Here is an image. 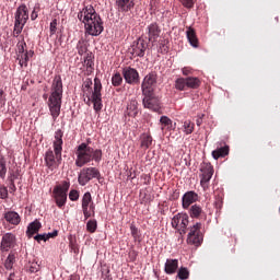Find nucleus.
Returning <instances> with one entry per match:
<instances>
[{
  "label": "nucleus",
  "mask_w": 280,
  "mask_h": 280,
  "mask_svg": "<svg viewBox=\"0 0 280 280\" xmlns=\"http://www.w3.org/2000/svg\"><path fill=\"white\" fill-rule=\"evenodd\" d=\"M62 77L55 75L51 86L50 96L48 98V107L52 119L60 117V108H62Z\"/></svg>",
  "instance_id": "7ed1b4c3"
},
{
  "label": "nucleus",
  "mask_w": 280,
  "mask_h": 280,
  "mask_svg": "<svg viewBox=\"0 0 280 280\" xmlns=\"http://www.w3.org/2000/svg\"><path fill=\"white\" fill-rule=\"evenodd\" d=\"M142 104L144 108L153 110V113H161V100H159V96H156L154 92L142 93Z\"/></svg>",
  "instance_id": "ddd939ff"
},
{
  "label": "nucleus",
  "mask_w": 280,
  "mask_h": 280,
  "mask_svg": "<svg viewBox=\"0 0 280 280\" xmlns=\"http://www.w3.org/2000/svg\"><path fill=\"white\" fill-rule=\"evenodd\" d=\"M10 180H11L10 189H12V191H16V185H14V177L12 175L10 176Z\"/></svg>",
  "instance_id": "5fc2aeb1"
},
{
  "label": "nucleus",
  "mask_w": 280,
  "mask_h": 280,
  "mask_svg": "<svg viewBox=\"0 0 280 280\" xmlns=\"http://www.w3.org/2000/svg\"><path fill=\"white\" fill-rule=\"evenodd\" d=\"M189 215L190 218L195 219V220H207V212H205V210L202 209V206L200 205H192L189 208Z\"/></svg>",
  "instance_id": "412c9836"
},
{
  "label": "nucleus",
  "mask_w": 280,
  "mask_h": 280,
  "mask_svg": "<svg viewBox=\"0 0 280 280\" xmlns=\"http://www.w3.org/2000/svg\"><path fill=\"white\" fill-rule=\"evenodd\" d=\"M19 65L21 67H27V62H30V57L27 52H23L22 55H18Z\"/></svg>",
  "instance_id": "e433bc0d"
},
{
  "label": "nucleus",
  "mask_w": 280,
  "mask_h": 280,
  "mask_svg": "<svg viewBox=\"0 0 280 280\" xmlns=\"http://www.w3.org/2000/svg\"><path fill=\"white\" fill-rule=\"evenodd\" d=\"M34 240L36 242H47V234H37Z\"/></svg>",
  "instance_id": "3c124183"
},
{
  "label": "nucleus",
  "mask_w": 280,
  "mask_h": 280,
  "mask_svg": "<svg viewBox=\"0 0 280 280\" xmlns=\"http://www.w3.org/2000/svg\"><path fill=\"white\" fill-rule=\"evenodd\" d=\"M25 47H27V44L24 40L18 43L19 56L25 54Z\"/></svg>",
  "instance_id": "09e8293b"
},
{
  "label": "nucleus",
  "mask_w": 280,
  "mask_h": 280,
  "mask_svg": "<svg viewBox=\"0 0 280 280\" xmlns=\"http://www.w3.org/2000/svg\"><path fill=\"white\" fill-rule=\"evenodd\" d=\"M89 50V44L84 39H80L77 44V51L79 56H84L86 51Z\"/></svg>",
  "instance_id": "7c9ffc66"
},
{
  "label": "nucleus",
  "mask_w": 280,
  "mask_h": 280,
  "mask_svg": "<svg viewBox=\"0 0 280 280\" xmlns=\"http://www.w3.org/2000/svg\"><path fill=\"white\" fill-rule=\"evenodd\" d=\"M57 30H58V20L55 19L50 22V36H54Z\"/></svg>",
  "instance_id": "de8ad7c7"
},
{
  "label": "nucleus",
  "mask_w": 280,
  "mask_h": 280,
  "mask_svg": "<svg viewBox=\"0 0 280 280\" xmlns=\"http://www.w3.org/2000/svg\"><path fill=\"white\" fill-rule=\"evenodd\" d=\"M5 174H8V164L5 161V156L0 153V178L4 180Z\"/></svg>",
  "instance_id": "c756f323"
},
{
  "label": "nucleus",
  "mask_w": 280,
  "mask_h": 280,
  "mask_svg": "<svg viewBox=\"0 0 280 280\" xmlns=\"http://www.w3.org/2000/svg\"><path fill=\"white\" fill-rule=\"evenodd\" d=\"M122 83H124V77H121V73L116 72L115 74H113L112 77L113 86H121Z\"/></svg>",
  "instance_id": "c9c22d12"
},
{
  "label": "nucleus",
  "mask_w": 280,
  "mask_h": 280,
  "mask_svg": "<svg viewBox=\"0 0 280 280\" xmlns=\"http://www.w3.org/2000/svg\"><path fill=\"white\" fill-rule=\"evenodd\" d=\"M116 5L119 12H130L135 8V1L132 0H116Z\"/></svg>",
  "instance_id": "5701e85b"
},
{
  "label": "nucleus",
  "mask_w": 280,
  "mask_h": 280,
  "mask_svg": "<svg viewBox=\"0 0 280 280\" xmlns=\"http://www.w3.org/2000/svg\"><path fill=\"white\" fill-rule=\"evenodd\" d=\"M69 198L72 202L80 200V191H78L75 189L70 190Z\"/></svg>",
  "instance_id": "a19ab883"
},
{
  "label": "nucleus",
  "mask_w": 280,
  "mask_h": 280,
  "mask_svg": "<svg viewBox=\"0 0 280 280\" xmlns=\"http://www.w3.org/2000/svg\"><path fill=\"white\" fill-rule=\"evenodd\" d=\"M202 81L198 77L178 78L175 81V89L177 91H187L188 89H200Z\"/></svg>",
  "instance_id": "9b49d317"
},
{
  "label": "nucleus",
  "mask_w": 280,
  "mask_h": 280,
  "mask_svg": "<svg viewBox=\"0 0 280 280\" xmlns=\"http://www.w3.org/2000/svg\"><path fill=\"white\" fill-rule=\"evenodd\" d=\"M156 84V72L147 74L142 81V93H154V85Z\"/></svg>",
  "instance_id": "f3484780"
},
{
  "label": "nucleus",
  "mask_w": 280,
  "mask_h": 280,
  "mask_svg": "<svg viewBox=\"0 0 280 280\" xmlns=\"http://www.w3.org/2000/svg\"><path fill=\"white\" fill-rule=\"evenodd\" d=\"M102 174L100 173V170L93 166L90 167H83L78 176V183L81 185V187H84L93 180V178H97L100 180V177Z\"/></svg>",
  "instance_id": "1a4fd4ad"
},
{
  "label": "nucleus",
  "mask_w": 280,
  "mask_h": 280,
  "mask_svg": "<svg viewBox=\"0 0 280 280\" xmlns=\"http://www.w3.org/2000/svg\"><path fill=\"white\" fill-rule=\"evenodd\" d=\"M15 242H16V236L14 234L5 233L2 236V241H1V245H0L1 250H4L5 253H8L10 248H14Z\"/></svg>",
  "instance_id": "aec40b11"
},
{
  "label": "nucleus",
  "mask_w": 280,
  "mask_h": 280,
  "mask_svg": "<svg viewBox=\"0 0 280 280\" xmlns=\"http://www.w3.org/2000/svg\"><path fill=\"white\" fill-rule=\"evenodd\" d=\"M194 202H198V192L190 190L184 194L182 197L183 209H189Z\"/></svg>",
  "instance_id": "6ab92c4d"
},
{
  "label": "nucleus",
  "mask_w": 280,
  "mask_h": 280,
  "mask_svg": "<svg viewBox=\"0 0 280 280\" xmlns=\"http://www.w3.org/2000/svg\"><path fill=\"white\" fill-rule=\"evenodd\" d=\"M223 203H224L223 196L222 195H217L215 196V201H214V207L218 211H220V209H222Z\"/></svg>",
  "instance_id": "ea45409f"
},
{
  "label": "nucleus",
  "mask_w": 280,
  "mask_h": 280,
  "mask_svg": "<svg viewBox=\"0 0 280 280\" xmlns=\"http://www.w3.org/2000/svg\"><path fill=\"white\" fill-rule=\"evenodd\" d=\"M178 270V259H167L164 266L166 275H175Z\"/></svg>",
  "instance_id": "b1692460"
},
{
  "label": "nucleus",
  "mask_w": 280,
  "mask_h": 280,
  "mask_svg": "<svg viewBox=\"0 0 280 280\" xmlns=\"http://www.w3.org/2000/svg\"><path fill=\"white\" fill-rule=\"evenodd\" d=\"M46 237H47V240H51L54 237H58V231L55 230L52 233H47Z\"/></svg>",
  "instance_id": "603ef678"
},
{
  "label": "nucleus",
  "mask_w": 280,
  "mask_h": 280,
  "mask_svg": "<svg viewBox=\"0 0 280 280\" xmlns=\"http://www.w3.org/2000/svg\"><path fill=\"white\" fill-rule=\"evenodd\" d=\"M12 277H14V273H10V276L7 280H14Z\"/></svg>",
  "instance_id": "13d9d810"
},
{
  "label": "nucleus",
  "mask_w": 280,
  "mask_h": 280,
  "mask_svg": "<svg viewBox=\"0 0 280 280\" xmlns=\"http://www.w3.org/2000/svg\"><path fill=\"white\" fill-rule=\"evenodd\" d=\"M177 277L180 280L189 279V270H187V268H185V267L179 268V270L177 272Z\"/></svg>",
  "instance_id": "58836bf2"
},
{
  "label": "nucleus",
  "mask_w": 280,
  "mask_h": 280,
  "mask_svg": "<svg viewBox=\"0 0 280 280\" xmlns=\"http://www.w3.org/2000/svg\"><path fill=\"white\" fill-rule=\"evenodd\" d=\"M147 49L148 42L139 37L137 40L132 43L130 54L133 56V58H143V56H145Z\"/></svg>",
  "instance_id": "2eb2a0df"
},
{
  "label": "nucleus",
  "mask_w": 280,
  "mask_h": 280,
  "mask_svg": "<svg viewBox=\"0 0 280 280\" xmlns=\"http://www.w3.org/2000/svg\"><path fill=\"white\" fill-rule=\"evenodd\" d=\"M140 147L143 150H148V148H150V145H152V136L148 135V133H142L140 137Z\"/></svg>",
  "instance_id": "c85d7f7f"
},
{
  "label": "nucleus",
  "mask_w": 280,
  "mask_h": 280,
  "mask_svg": "<svg viewBox=\"0 0 280 280\" xmlns=\"http://www.w3.org/2000/svg\"><path fill=\"white\" fill-rule=\"evenodd\" d=\"M63 132L61 129L55 132V140L52 142L54 150L49 149L45 152L44 161L45 165L50 172L58 170L62 163V137Z\"/></svg>",
  "instance_id": "f03ea898"
},
{
  "label": "nucleus",
  "mask_w": 280,
  "mask_h": 280,
  "mask_svg": "<svg viewBox=\"0 0 280 280\" xmlns=\"http://www.w3.org/2000/svg\"><path fill=\"white\" fill-rule=\"evenodd\" d=\"M122 77L127 84H139L140 82L139 71L131 67L122 69Z\"/></svg>",
  "instance_id": "dca6fc26"
},
{
  "label": "nucleus",
  "mask_w": 280,
  "mask_h": 280,
  "mask_svg": "<svg viewBox=\"0 0 280 280\" xmlns=\"http://www.w3.org/2000/svg\"><path fill=\"white\" fill-rule=\"evenodd\" d=\"M126 113L128 117H137V115H139V103L137 100H131L128 103Z\"/></svg>",
  "instance_id": "393cba45"
},
{
  "label": "nucleus",
  "mask_w": 280,
  "mask_h": 280,
  "mask_svg": "<svg viewBox=\"0 0 280 280\" xmlns=\"http://www.w3.org/2000/svg\"><path fill=\"white\" fill-rule=\"evenodd\" d=\"M69 246L71 250L74 253V255H78V253H80V247H78V243L75 242V240L70 238Z\"/></svg>",
  "instance_id": "37998d69"
},
{
  "label": "nucleus",
  "mask_w": 280,
  "mask_h": 280,
  "mask_svg": "<svg viewBox=\"0 0 280 280\" xmlns=\"http://www.w3.org/2000/svg\"><path fill=\"white\" fill-rule=\"evenodd\" d=\"M202 117H205V114H202L201 116H199L196 120L197 126H202Z\"/></svg>",
  "instance_id": "6e6d98bb"
},
{
  "label": "nucleus",
  "mask_w": 280,
  "mask_h": 280,
  "mask_svg": "<svg viewBox=\"0 0 280 280\" xmlns=\"http://www.w3.org/2000/svg\"><path fill=\"white\" fill-rule=\"evenodd\" d=\"M84 65L86 67V71L90 73H93V67L95 66V63L93 62V54L92 52H90L85 56Z\"/></svg>",
  "instance_id": "2f4dec72"
},
{
  "label": "nucleus",
  "mask_w": 280,
  "mask_h": 280,
  "mask_svg": "<svg viewBox=\"0 0 280 280\" xmlns=\"http://www.w3.org/2000/svg\"><path fill=\"white\" fill-rule=\"evenodd\" d=\"M182 73L183 75H191V68H183Z\"/></svg>",
  "instance_id": "864d4df0"
},
{
  "label": "nucleus",
  "mask_w": 280,
  "mask_h": 280,
  "mask_svg": "<svg viewBox=\"0 0 280 280\" xmlns=\"http://www.w3.org/2000/svg\"><path fill=\"white\" fill-rule=\"evenodd\" d=\"M205 242V234L202 233V223L197 222L189 228V233L187 236V244L191 246H201Z\"/></svg>",
  "instance_id": "6e6552de"
},
{
  "label": "nucleus",
  "mask_w": 280,
  "mask_h": 280,
  "mask_svg": "<svg viewBox=\"0 0 280 280\" xmlns=\"http://www.w3.org/2000/svg\"><path fill=\"white\" fill-rule=\"evenodd\" d=\"M78 19L81 23H84L85 32L90 36H100L104 32V22H102V18H100L93 5L83 8L78 13Z\"/></svg>",
  "instance_id": "f257e3e1"
},
{
  "label": "nucleus",
  "mask_w": 280,
  "mask_h": 280,
  "mask_svg": "<svg viewBox=\"0 0 280 280\" xmlns=\"http://www.w3.org/2000/svg\"><path fill=\"white\" fill-rule=\"evenodd\" d=\"M25 54L28 56V59L34 57V50L25 51Z\"/></svg>",
  "instance_id": "4d7b16f0"
},
{
  "label": "nucleus",
  "mask_w": 280,
  "mask_h": 280,
  "mask_svg": "<svg viewBox=\"0 0 280 280\" xmlns=\"http://www.w3.org/2000/svg\"><path fill=\"white\" fill-rule=\"evenodd\" d=\"M86 231L89 233H95L97 231V221H95V220L88 221Z\"/></svg>",
  "instance_id": "4c0bfd02"
},
{
  "label": "nucleus",
  "mask_w": 280,
  "mask_h": 280,
  "mask_svg": "<svg viewBox=\"0 0 280 280\" xmlns=\"http://www.w3.org/2000/svg\"><path fill=\"white\" fill-rule=\"evenodd\" d=\"M0 199L8 200V187L0 185Z\"/></svg>",
  "instance_id": "49530a36"
},
{
  "label": "nucleus",
  "mask_w": 280,
  "mask_h": 280,
  "mask_svg": "<svg viewBox=\"0 0 280 280\" xmlns=\"http://www.w3.org/2000/svg\"><path fill=\"white\" fill-rule=\"evenodd\" d=\"M171 224L173 229L178 231L179 235H185L187 233V226H189V214L183 212L175 214Z\"/></svg>",
  "instance_id": "f8f14e48"
},
{
  "label": "nucleus",
  "mask_w": 280,
  "mask_h": 280,
  "mask_svg": "<svg viewBox=\"0 0 280 280\" xmlns=\"http://www.w3.org/2000/svg\"><path fill=\"white\" fill-rule=\"evenodd\" d=\"M15 22H14V30L13 33L19 36L21 32H23V28L25 27V24L27 21H30V10L27 9L26 4H21L14 15Z\"/></svg>",
  "instance_id": "423d86ee"
},
{
  "label": "nucleus",
  "mask_w": 280,
  "mask_h": 280,
  "mask_svg": "<svg viewBox=\"0 0 280 280\" xmlns=\"http://www.w3.org/2000/svg\"><path fill=\"white\" fill-rule=\"evenodd\" d=\"M147 35L149 43H156L159 36H161V26L159 23L152 22L147 26Z\"/></svg>",
  "instance_id": "a211bd4d"
},
{
  "label": "nucleus",
  "mask_w": 280,
  "mask_h": 280,
  "mask_svg": "<svg viewBox=\"0 0 280 280\" xmlns=\"http://www.w3.org/2000/svg\"><path fill=\"white\" fill-rule=\"evenodd\" d=\"M40 226H43L38 220L33 221L32 223L28 224L27 230H26V235L27 237L32 238L38 231H40Z\"/></svg>",
  "instance_id": "a878e982"
},
{
  "label": "nucleus",
  "mask_w": 280,
  "mask_h": 280,
  "mask_svg": "<svg viewBox=\"0 0 280 280\" xmlns=\"http://www.w3.org/2000/svg\"><path fill=\"white\" fill-rule=\"evenodd\" d=\"M3 218L9 224H12L13 226H19V224H21V215H19V213L15 211L4 212Z\"/></svg>",
  "instance_id": "4be33fe9"
},
{
  "label": "nucleus",
  "mask_w": 280,
  "mask_h": 280,
  "mask_svg": "<svg viewBox=\"0 0 280 280\" xmlns=\"http://www.w3.org/2000/svg\"><path fill=\"white\" fill-rule=\"evenodd\" d=\"M15 261H16V256H14L13 253H10L4 261V268L7 270H12Z\"/></svg>",
  "instance_id": "72a5a7b5"
},
{
  "label": "nucleus",
  "mask_w": 280,
  "mask_h": 280,
  "mask_svg": "<svg viewBox=\"0 0 280 280\" xmlns=\"http://www.w3.org/2000/svg\"><path fill=\"white\" fill-rule=\"evenodd\" d=\"M91 86H93V80L85 79L83 82V93L88 97L86 104L92 102L95 113H100L104 107V104H102V81L95 78L94 90Z\"/></svg>",
  "instance_id": "20e7f679"
},
{
  "label": "nucleus",
  "mask_w": 280,
  "mask_h": 280,
  "mask_svg": "<svg viewBox=\"0 0 280 280\" xmlns=\"http://www.w3.org/2000/svg\"><path fill=\"white\" fill-rule=\"evenodd\" d=\"M229 154V145L221 147L214 151H212V156L218 161V159H223L224 156H228Z\"/></svg>",
  "instance_id": "bb28decb"
},
{
  "label": "nucleus",
  "mask_w": 280,
  "mask_h": 280,
  "mask_svg": "<svg viewBox=\"0 0 280 280\" xmlns=\"http://www.w3.org/2000/svg\"><path fill=\"white\" fill-rule=\"evenodd\" d=\"M160 122L162 124V130H174V125L172 124V119H170V117L167 116H162L160 118Z\"/></svg>",
  "instance_id": "473e14b6"
},
{
  "label": "nucleus",
  "mask_w": 280,
  "mask_h": 280,
  "mask_svg": "<svg viewBox=\"0 0 280 280\" xmlns=\"http://www.w3.org/2000/svg\"><path fill=\"white\" fill-rule=\"evenodd\" d=\"M40 270V265H38V262H31L28 266V271L31 273H36Z\"/></svg>",
  "instance_id": "c03bdc74"
},
{
  "label": "nucleus",
  "mask_w": 280,
  "mask_h": 280,
  "mask_svg": "<svg viewBox=\"0 0 280 280\" xmlns=\"http://www.w3.org/2000/svg\"><path fill=\"white\" fill-rule=\"evenodd\" d=\"M38 12H40V8H34V10L31 13V20L36 21L38 19Z\"/></svg>",
  "instance_id": "8fccbe9b"
},
{
  "label": "nucleus",
  "mask_w": 280,
  "mask_h": 280,
  "mask_svg": "<svg viewBox=\"0 0 280 280\" xmlns=\"http://www.w3.org/2000/svg\"><path fill=\"white\" fill-rule=\"evenodd\" d=\"M183 128L185 135H191L194 132V128H196V124H194L191 120H185Z\"/></svg>",
  "instance_id": "f704fd0d"
},
{
  "label": "nucleus",
  "mask_w": 280,
  "mask_h": 280,
  "mask_svg": "<svg viewBox=\"0 0 280 280\" xmlns=\"http://www.w3.org/2000/svg\"><path fill=\"white\" fill-rule=\"evenodd\" d=\"M130 231H131V236L133 237L135 241L139 240V229L135 223L130 224Z\"/></svg>",
  "instance_id": "79ce46f5"
},
{
  "label": "nucleus",
  "mask_w": 280,
  "mask_h": 280,
  "mask_svg": "<svg viewBox=\"0 0 280 280\" xmlns=\"http://www.w3.org/2000/svg\"><path fill=\"white\" fill-rule=\"evenodd\" d=\"M69 187H71V183L63 180L52 189V198L59 209H62V207L67 205V192L69 191Z\"/></svg>",
  "instance_id": "0eeeda50"
},
{
  "label": "nucleus",
  "mask_w": 280,
  "mask_h": 280,
  "mask_svg": "<svg viewBox=\"0 0 280 280\" xmlns=\"http://www.w3.org/2000/svg\"><path fill=\"white\" fill-rule=\"evenodd\" d=\"M82 211L85 220H89L91 215H95V203L91 192H85L82 197Z\"/></svg>",
  "instance_id": "4468645a"
},
{
  "label": "nucleus",
  "mask_w": 280,
  "mask_h": 280,
  "mask_svg": "<svg viewBox=\"0 0 280 280\" xmlns=\"http://www.w3.org/2000/svg\"><path fill=\"white\" fill-rule=\"evenodd\" d=\"M89 143H91L90 139L88 140V143L82 142L78 145L75 151L77 167H84V165H88L91 161H95V163H100V161H102V149H93L92 147H89Z\"/></svg>",
  "instance_id": "39448f33"
},
{
  "label": "nucleus",
  "mask_w": 280,
  "mask_h": 280,
  "mask_svg": "<svg viewBox=\"0 0 280 280\" xmlns=\"http://www.w3.org/2000/svg\"><path fill=\"white\" fill-rule=\"evenodd\" d=\"M186 36L192 47H198V37L194 28L189 27L186 32Z\"/></svg>",
  "instance_id": "cd10ccee"
},
{
  "label": "nucleus",
  "mask_w": 280,
  "mask_h": 280,
  "mask_svg": "<svg viewBox=\"0 0 280 280\" xmlns=\"http://www.w3.org/2000/svg\"><path fill=\"white\" fill-rule=\"evenodd\" d=\"M0 95H3V91H0Z\"/></svg>",
  "instance_id": "052dcab7"
},
{
  "label": "nucleus",
  "mask_w": 280,
  "mask_h": 280,
  "mask_svg": "<svg viewBox=\"0 0 280 280\" xmlns=\"http://www.w3.org/2000/svg\"><path fill=\"white\" fill-rule=\"evenodd\" d=\"M160 47H165V45L164 44H160Z\"/></svg>",
  "instance_id": "bf43d9fd"
},
{
  "label": "nucleus",
  "mask_w": 280,
  "mask_h": 280,
  "mask_svg": "<svg viewBox=\"0 0 280 280\" xmlns=\"http://www.w3.org/2000/svg\"><path fill=\"white\" fill-rule=\"evenodd\" d=\"M179 2L182 3V5H184V8H187L189 10L194 8L196 0H179Z\"/></svg>",
  "instance_id": "a18cd8bd"
},
{
  "label": "nucleus",
  "mask_w": 280,
  "mask_h": 280,
  "mask_svg": "<svg viewBox=\"0 0 280 280\" xmlns=\"http://www.w3.org/2000/svg\"><path fill=\"white\" fill-rule=\"evenodd\" d=\"M199 172L200 185L203 191H207V189H209V183H211V178H213V173L215 171L213 170V165H211V163L203 162L200 164Z\"/></svg>",
  "instance_id": "9d476101"
}]
</instances>
